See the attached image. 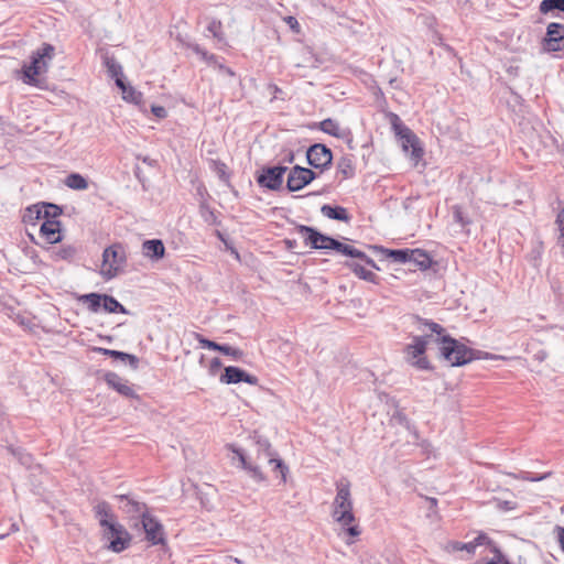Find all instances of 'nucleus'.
I'll list each match as a JSON object with an SVG mask.
<instances>
[{"label": "nucleus", "mask_w": 564, "mask_h": 564, "mask_svg": "<svg viewBox=\"0 0 564 564\" xmlns=\"http://www.w3.org/2000/svg\"><path fill=\"white\" fill-rule=\"evenodd\" d=\"M424 327L435 333V344L438 346L440 357L452 367H460L480 358L503 359L501 356L468 348L449 335H444V328L437 323L425 322Z\"/></svg>", "instance_id": "nucleus-1"}, {"label": "nucleus", "mask_w": 564, "mask_h": 564, "mask_svg": "<svg viewBox=\"0 0 564 564\" xmlns=\"http://www.w3.org/2000/svg\"><path fill=\"white\" fill-rule=\"evenodd\" d=\"M330 516L333 521L349 536L357 538L361 534L354 512V501L348 480L336 482V496L332 502Z\"/></svg>", "instance_id": "nucleus-2"}, {"label": "nucleus", "mask_w": 564, "mask_h": 564, "mask_svg": "<svg viewBox=\"0 0 564 564\" xmlns=\"http://www.w3.org/2000/svg\"><path fill=\"white\" fill-rule=\"evenodd\" d=\"M94 511L100 527L104 528L105 536L110 541L109 550L116 553L126 550L130 544L131 536L123 525L115 521L110 505L100 501L95 506Z\"/></svg>", "instance_id": "nucleus-3"}, {"label": "nucleus", "mask_w": 564, "mask_h": 564, "mask_svg": "<svg viewBox=\"0 0 564 564\" xmlns=\"http://www.w3.org/2000/svg\"><path fill=\"white\" fill-rule=\"evenodd\" d=\"M55 55L52 44L43 43L31 55V63L22 66V82L26 85L44 88L46 80L41 76L48 70Z\"/></svg>", "instance_id": "nucleus-4"}, {"label": "nucleus", "mask_w": 564, "mask_h": 564, "mask_svg": "<svg viewBox=\"0 0 564 564\" xmlns=\"http://www.w3.org/2000/svg\"><path fill=\"white\" fill-rule=\"evenodd\" d=\"M390 122L395 135L401 140L403 151L406 153L410 151V159L416 165L423 156V149L420 145L419 138L410 128L403 124L398 115L390 113Z\"/></svg>", "instance_id": "nucleus-5"}, {"label": "nucleus", "mask_w": 564, "mask_h": 564, "mask_svg": "<svg viewBox=\"0 0 564 564\" xmlns=\"http://www.w3.org/2000/svg\"><path fill=\"white\" fill-rule=\"evenodd\" d=\"M435 333L414 336L412 343L405 346V360L420 370L431 369V364L424 356L429 344H435Z\"/></svg>", "instance_id": "nucleus-6"}, {"label": "nucleus", "mask_w": 564, "mask_h": 564, "mask_svg": "<svg viewBox=\"0 0 564 564\" xmlns=\"http://www.w3.org/2000/svg\"><path fill=\"white\" fill-rule=\"evenodd\" d=\"M127 263V252L121 243H113L102 252L100 274L106 280L116 278Z\"/></svg>", "instance_id": "nucleus-7"}, {"label": "nucleus", "mask_w": 564, "mask_h": 564, "mask_svg": "<svg viewBox=\"0 0 564 564\" xmlns=\"http://www.w3.org/2000/svg\"><path fill=\"white\" fill-rule=\"evenodd\" d=\"M315 249H333V250H336L337 252H340L345 256L360 259L361 261L366 262L368 265H370L375 269H378L376 262L370 257H368L365 252L356 249L352 246L343 243L329 236L321 234L319 231L317 235V246Z\"/></svg>", "instance_id": "nucleus-8"}, {"label": "nucleus", "mask_w": 564, "mask_h": 564, "mask_svg": "<svg viewBox=\"0 0 564 564\" xmlns=\"http://www.w3.org/2000/svg\"><path fill=\"white\" fill-rule=\"evenodd\" d=\"M256 446L257 459H267L268 463L273 466V470L280 473L282 482H285L289 467L283 463V460L274 457L275 453L272 451L271 443L267 438L258 436L256 438Z\"/></svg>", "instance_id": "nucleus-9"}, {"label": "nucleus", "mask_w": 564, "mask_h": 564, "mask_svg": "<svg viewBox=\"0 0 564 564\" xmlns=\"http://www.w3.org/2000/svg\"><path fill=\"white\" fill-rule=\"evenodd\" d=\"M145 540L151 545L166 546V535L163 524L153 516L149 514L141 521Z\"/></svg>", "instance_id": "nucleus-10"}, {"label": "nucleus", "mask_w": 564, "mask_h": 564, "mask_svg": "<svg viewBox=\"0 0 564 564\" xmlns=\"http://www.w3.org/2000/svg\"><path fill=\"white\" fill-rule=\"evenodd\" d=\"M286 166H270L262 169L261 173L257 177V182L260 186L271 191H276L282 187L283 175L286 172Z\"/></svg>", "instance_id": "nucleus-11"}, {"label": "nucleus", "mask_w": 564, "mask_h": 564, "mask_svg": "<svg viewBox=\"0 0 564 564\" xmlns=\"http://www.w3.org/2000/svg\"><path fill=\"white\" fill-rule=\"evenodd\" d=\"M306 158L311 166L325 170L332 164L333 154L325 144L316 143L308 148Z\"/></svg>", "instance_id": "nucleus-12"}, {"label": "nucleus", "mask_w": 564, "mask_h": 564, "mask_svg": "<svg viewBox=\"0 0 564 564\" xmlns=\"http://www.w3.org/2000/svg\"><path fill=\"white\" fill-rule=\"evenodd\" d=\"M116 498L121 502L120 509L131 519L140 518L142 521L150 514L148 506L132 496L117 495Z\"/></svg>", "instance_id": "nucleus-13"}, {"label": "nucleus", "mask_w": 564, "mask_h": 564, "mask_svg": "<svg viewBox=\"0 0 564 564\" xmlns=\"http://www.w3.org/2000/svg\"><path fill=\"white\" fill-rule=\"evenodd\" d=\"M315 177L316 174L312 170L295 165L289 173L286 187L290 192L300 191L310 184Z\"/></svg>", "instance_id": "nucleus-14"}, {"label": "nucleus", "mask_w": 564, "mask_h": 564, "mask_svg": "<svg viewBox=\"0 0 564 564\" xmlns=\"http://www.w3.org/2000/svg\"><path fill=\"white\" fill-rule=\"evenodd\" d=\"M543 50L558 52L564 50V24L550 23L543 40Z\"/></svg>", "instance_id": "nucleus-15"}, {"label": "nucleus", "mask_w": 564, "mask_h": 564, "mask_svg": "<svg viewBox=\"0 0 564 564\" xmlns=\"http://www.w3.org/2000/svg\"><path fill=\"white\" fill-rule=\"evenodd\" d=\"M481 545H491V540L485 533H479L473 541L463 543L458 541H448L443 550L447 553L465 551L467 554H475L476 547Z\"/></svg>", "instance_id": "nucleus-16"}, {"label": "nucleus", "mask_w": 564, "mask_h": 564, "mask_svg": "<svg viewBox=\"0 0 564 564\" xmlns=\"http://www.w3.org/2000/svg\"><path fill=\"white\" fill-rule=\"evenodd\" d=\"M258 381L256 376L234 366L226 367L224 373L220 376V382L226 384L246 382L256 386Z\"/></svg>", "instance_id": "nucleus-17"}, {"label": "nucleus", "mask_w": 564, "mask_h": 564, "mask_svg": "<svg viewBox=\"0 0 564 564\" xmlns=\"http://www.w3.org/2000/svg\"><path fill=\"white\" fill-rule=\"evenodd\" d=\"M105 381L109 387L116 390L123 397L127 398H138V394L134 392L133 388L129 384L128 380L121 378L115 372H107L105 375Z\"/></svg>", "instance_id": "nucleus-18"}, {"label": "nucleus", "mask_w": 564, "mask_h": 564, "mask_svg": "<svg viewBox=\"0 0 564 564\" xmlns=\"http://www.w3.org/2000/svg\"><path fill=\"white\" fill-rule=\"evenodd\" d=\"M40 232L48 243H57L62 240L59 220L43 221Z\"/></svg>", "instance_id": "nucleus-19"}, {"label": "nucleus", "mask_w": 564, "mask_h": 564, "mask_svg": "<svg viewBox=\"0 0 564 564\" xmlns=\"http://www.w3.org/2000/svg\"><path fill=\"white\" fill-rule=\"evenodd\" d=\"M142 253L145 258L158 261L165 254L164 243L160 239L145 240L142 243Z\"/></svg>", "instance_id": "nucleus-20"}, {"label": "nucleus", "mask_w": 564, "mask_h": 564, "mask_svg": "<svg viewBox=\"0 0 564 564\" xmlns=\"http://www.w3.org/2000/svg\"><path fill=\"white\" fill-rule=\"evenodd\" d=\"M232 452L238 457L241 468H243L254 480L261 482L265 480L263 473L260 467L256 464L250 463L242 451L238 448H232Z\"/></svg>", "instance_id": "nucleus-21"}, {"label": "nucleus", "mask_w": 564, "mask_h": 564, "mask_svg": "<svg viewBox=\"0 0 564 564\" xmlns=\"http://www.w3.org/2000/svg\"><path fill=\"white\" fill-rule=\"evenodd\" d=\"M319 129L323 132L339 139L345 138L348 134V131L343 129L339 123L332 118H327L321 121Z\"/></svg>", "instance_id": "nucleus-22"}, {"label": "nucleus", "mask_w": 564, "mask_h": 564, "mask_svg": "<svg viewBox=\"0 0 564 564\" xmlns=\"http://www.w3.org/2000/svg\"><path fill=\"white\" fill-rule=\"evenodd\" d=\"M321 212L325 217L329 219L340 221H348L350 219L347 209L341 206L323 205Z\"/></svg>", "instance_id": "nucleus-23"}, {"label": "nucleus", "mask_w": 564, "mask_h": 564, "mask_svg": "<svg viewBox=\"0 0 564 564\" xmlns=\"http://www.w3.org/2000/svg\"><path fill=\"white\" fill-rule=\"evenodd\" d=\"M96 350L102 355L110 356L116 359H121L123 361H128L132 369H137L139 366V359L134 355L107 348H97Z\"/></svg>", "instance_id": "nucleus-24"}, {"label": "nucleus", "mask_w": 564, "mask_h": 564, "mask_svg": "<svg viewBox=\"0 0 564 564\" xmlns=\"http://www.w3.org/2000/svg\"><path fill=\"white\" fill-rule=\"evenodd\" d=\"M116 85L121 89L124 100L133 104L141 102L142 94L137 91L132 86L127 85L122 78H118V80H116Z\"/></svg>", "instance_id": "nucleus-25"}, {"label": "nucleus", "mask_w": 564, "mask_h": 564, "mask_svg": "<svg viewBox=\"0 0 564 564\" xmlns=\"http://www.w3.org/2000/svg\"><path fill=\"white\" fill-rule=\"evenodd\" d=\"M296 231L304 239L306 246H310L312 249L316 248L318 231L315 228L305 225H297Z\"/></svg>", "instance_id": "nucleus-26"}, {"label": "nucleus", "mask_w": 564, "mask_h": 564, "mask_svg": "<svg viewBox=\"0 0 564 564\" xmlns=\"http://www.w3.org/2000/svg\"><path fill=\"white\" fill-rule=\"evenodd\" d=\"M64 184L75 191H85L88 188V181L79 173H70L66 176Z\"/></svg>", "instance_id": "nucleus-27"}, {"label": "nucleus", "mask_w": 564, "mask_h": 564, "mask_svg": "<svg viewBox=\"0 0 564 564\" xmlns=\"http://www.w3.org/2000/svg\"><path fill=\"white\" fill-rule=\"evenodd\" d=\"M345 265L349 268L358 278L375 283L377 280V275L367 269H365L361 264L354 261H346Z\"/></svg>", "instance_id": "nucleus-28"}, {"label": "nucleus", "mask_w": 564, "mask_h": 564, "mask_svg": "<svg viewBox=\"0 0 564 564\" xmlns=\"http://www.w3.org/2000/svg\"><path fill=\"white\" fill-rule=\"evenodd\" d=\"M421 270H426L432 265L431 257L421 249H411V261Z\"/></svg>", "instance_id": "nucleus-29"}, {"label": "nucleus", "mask_w": 564, "mask_h": 564, "mask_svg": "<svg viewBox=\"0 0 564 564\" xmlns=\"http://www.w3.org/2000/svg\"><path fill=\"white\" fill-rule=\"evenodd\" d=\"M101 306L108 313L129 314V311L111 295L102 294Z\"/></svg>", "instance_id": "nucleus-30"}, {"label": "nucleus", "mask_w": 564, "mask_h": 564, "mask_svg": "<svg viewBox=\"0 0 564 564\" xmlns=\"http://www.w3.org/2000/svg\"><path fill=\"white\" fill-rule=\"evenodd\" d=\"M42 219L45 220H58L57 218L62 215L63 210L59 206L52 203H41Z\"/></svg>", "instance_id": "nucleus-31"}, {"label": "nucleus", "mask_w": 564, "mask_h": 564, "mask_svg": "<svg viewBox=\"0 0 564 564\" xmlns=\"http://www.w3.org/2000/svg\"><path fill=\"white\" fill-rule=\"evenodd\" d=\"M40 205H41V203H37V204L31 205L28 208H25L23 216H22V221L25 225L34 226V225H36L37 220L42 219Z\"/></svg>", "instance_id": "nucleus-32"}, {"label": "nucleus", "mask_w": 564, "mask_h": 564, "mask_svg": "<svg viewBox=\"0 0 564 564\" xmlns=\"http://www.w3.org/2000/svg\"><path fill=\"white\" fill-rule=\"evenodd\" d=\"M80 301L87 304L90 312L97 313L102 304V294L89 293L80 297Z\"/></svg>", "instance_id": "nucleus-33"}, {"label": "nucleus", "mask_w": 564, "mask_h": 564, "mask_svg": "<svg viewBox=\"0 0 564 564\" xmlns=\"http://www.w3.org/2000/svg\"><path fill=\"white\" fill-rule=\"evenodd\" d=\"M105 65L110 77L115 78V80H118V78L123 79L122 67L113 57H105Z\"/></svg>", "instance_id": "nucleus-34"}, {"label": "nucleus", "mask_w": 564, "mask_h": 564, "mask_svg": "<svg viewBox=\"0 0 564 564\" xmlns=\"http://www.w3.org/2000/svg\"><path fill=\"white\" fill-rule=\"evenodd\" d=\"M337 169L340 174H343L344 178L352 177L355 173V166L352 164V160L348 156L341 158L337 163Z\"/></svg>", "instance_id": "nucleus-35"}, {"label": "nucleus", "mask_w": 564, "mask_h": 564, "mask_svg": "<svg viewBox=\"0 0 564 564\" xmlns=\"http://www.w3.org/2000/svg\"><path fill=\"white\" fill-rule=\"evenodd\" d=\"M553 10L564 12V0H543L540 3V11L542 13H547Z\"/></svg>", "instance_id": "nucleus-36"}, {"label": "nucleus", "mask_w": 564, "mask_h": 564, "mask_svg": "<svg viewBox=\"0 0 564 564\" xmlns=\"http://www.w3.org/2000/svg\"><path fill=\"white\" fill-rule=\"evenodd\" d=\"M389 257L399 263H408L411 261V249L389 250Z\"/></svg>", "instance_id": "nucleus-37"}, {"label": "nucleus", "mask_w": 564, "mask_h": 564, "mask_svg": "<svg viewBox=\"0 0 564 564\" xmlns=\"http://www.w3.org/2000/svg\"><path fill=\"white\" fill-rule=\"evenodd\" d=\"M76 254V248L73 246H62L54 251L56 260H72Z\"/></svg>", "instance_id": "nucleus-38"}, {"label": "nucleus", "mask_w": 564, "mask_h": 564, "mask_svg": "<svg viewBox=\"0 0 564 564\" xmlns=\"http://www.w3.org/2000/svg\"><path fill=\"white\" fill-rule=\"evenodd\" d=\"M199 214L207 224L214 225L217 223V216L206 202L200 203Z\"/></svg>", "instance_id": "nucleus-39"}, {"label": "nucleus", "mask_w": 564, "mask_h": 564, "mask_svg": "<svg viewBox=\"0 0 564 564\" xmlns=\"http://www.w3.org/2000/svg\"><path fill=\"white\" fill-rule=\"evenodd\" d=\"M555 225L557 227L558 236L557 243L561 246L564 254V207L556 215Z\"/></svg>", "instance_id": "nucleus-40"}, {"label": "nucleus", "mask_w": 564, "mask_h": 564, "mask_svg": "<svg viewBox=\"0 0 564 564\" xmlns=\"http://www.w3.org/2000/svg\"><path fill=\"white\" fill-rule=\"evenodd\" d=\"M189 48L197 54L203 61L212 64L216 63L217 57L214 54H209L206 50L200 47L198 44H189Z\"/></svg>", "instance_id": "nucleus-41"}, {"label": "nucleus", "mask_w": 564, "mask_h": 564, "mask_svg": "<svg viewBox=\"0 0 564 564\" xmlns=\"http://www.w3.org/2000/svg\"><path fill=\"white\" fill-rule=\"evenodd\" d=\"M195 339L202 345L203 348L220 351L221 345L203 337L200 334H195Z\"/></svg>", "instance_id": "nucleus-42"}, {"label": "nucleus", "mask_w": 564, "mask_h": 564, "mask_svg": "<svg viewBox=\"0 0 564 564\" xmlns=\"http://www.w3.org/2000/svg\"><path fill=\"white\" fill-rule=\"evenodd\" d=\"M207 30H208V32H210L213 34V36L215 39H217L218 41H223L224 35L221 32V22L220 21H218V20L210 21L207 26Z\"/></svg>", "instance_id": "nucleus-43"}, {"label": "nucleus", "mask_w": 564, "mask_h": 564, "mask_svg": "<svg viewBox=\"0 0 564 564\" xmlns=\"http://www.w3.org/2000/svg\"><path fill=\"white\" fill-rule=\"evenodd\" d=\"M491 552L495 553V560L487 562L486 564H509L508 560L505 558L500 550L496 544L491 542V545H488Z\"/></svg>", "instance_id": "nucleus-44"}, {"label": "nucleus", "mask_w": 564, "mask_h": 564, "mask_svg": "<svg viewBox=\"0 0 564 564\" xmlns=\"http://www.w3.org/2000/svg\"><path fill=\"white\" fill-rule=\"evenodd\" d=\"M220 352H223L226 356H230L235 359H240L243 355L242 350L229 345H221Z\"/></svg>", "instance_id": "nucleus-45"}, {"label": "nucleus", "mask_w": 564, "mask_h": 564, "mask_svg": "<svg viewBox=\"0 0 564 564\" xmlns=\"http://www.w3.org/2000/svg\"><path fill=\"white\" fill-rule=\"evenodd\" d=\"M453 218L455 223L459 224L462 227L469 224V221L464 216L463 209L459 206L453 207Z\"/></svg>", "instance_id": "nucleus-46"}, {"label": "nucleus", "mask_w": 564, "mask_h": 564, "mask_svg": "<svg viewBox=\"0 0 564 564\" xmlns=\"http://www.w3.org/2000/svg\"><path fill=\"white\" fill-rule=\"evenodd\" d=\"M283 20L294 33H296V34L301 33V25L295 17L288 15V17H284Z\"/></svg>", "instance_id": "nucleus-47"}, {"label": "nucleus", "mask_w": 564, "mask_h": 564, "mask_svg": "<svg viewBox=\"0 0 564 564\" xmlns=\"http://www.w3.org/2000/svg\"><path fill=\"white\" fill-rule=\"evenodd\" d=\"M549 476V474H543L541 476H531L530 473H523L520 476H517V478L528 481H541L545 479Z\"/></svg>", "instance_id": "nucleus-48"}, {"label": "nucleus", "mask_w": 564, "mask_h": 564, "mask_svg": "<svg viewBox=\"0 0 564 564\" xmlns=\"http://www.w3.org/2000/svg\"><path fill=\"white\" fill-rule=\"evenodd\" d=\"M151 111L159 119H164L167 116L166 109L162 106H152Z\"/></svg>", "instance_id": "nucleus-49"}, {"label": "nucleus", "mask_w": 564, "mask_h": 564, "mask_svg": "<svg viewBox=\"0 0 564 564\" xmlns=\"http://www.w3.org/2000/svg\"><path fill=\"white\" fill-rule=\"evenodd\" d=\"M555 531L557 533V540H558V543L561 545V549L562 551L564 552V528L563 527H560L557 525L555 528Z\"/></svg>", "instance_id": "nucleus-50"}, {"label": "nucleus", "mask_w": 564, "mask_h": 564, "mask_svg": "<svg viewBox=\"0 0 564 564\" xmlns=\"http://www.w3.org/2000/svg\"><path fill=\"white\" fill-rule=\"evenodd\" d=\"M426 501L430 503L431 509H435L437 506V499L433 497H427Z\"/></svg>", "instance_id": "nucleus-51"}, {"label": "nucleus", "mask_w": 564, "mask_h": 564, "mask_svg": "<svg viewBox=\"0 0 564 564\" xmlns=\"http://www.w3.org/2000/svg\"><path fill=\"white\" fill-rule=\"evenodd\" d=\"M221 366V361L219 358H214L212 361H210V367L212 368H219Z\"/></svg>", "instance_id": "nucleus-52"}, {"label": "nucleus", "mask_w": 564, "mask_h": 564, "mask_svg": "<svg viewBox=\"0 0 564 564\" xmlns=\"http://www.w3.org/2000/svg\"><path fill=\"white\" fill-rule=\"evenodd\" d=\"M285 243H286L289 249H293L296 246V240L286 239Z\"/></svg>", "instance_id": "nucleus-53"}, {"label": "nucleus", "mask_w": 564, "mask_h": 564, "mask_svg": "<svg viewBox=\"0 0 564 564\" xmlns=\"http://www.w3.org/2000/svg\"><path fill=\"white\" fill-rule=\"evenodd\" d=\"M503 508H505L506 510H511V509H513V507L511 506V502H510V501H505V502H503Z\"/></svg>", "instance_id": "nucleus-54"}, {"label": "nucleus", "mask_w": 564, "mask_h": 564, "mask_svg": "<svg viewBox=\"0 0 564 564\" xmlns=\"http://www.w3.org/2000/svg\"><path fill=\"white\" fill-rule=\"evenodd\" d=\"M19 531V527L17 523H12L11 524V528H10V532H18Z\"/></svg>", "instance_id": "nucleus-55"}, {"label": "nucleus", "mask_w": 564, "mask_h": 564, "mask_svg": "<svg viewBox=\"0 0 564 564\" xmlns=\"http://www.w3.org/2000/svg\"><path fill=\"white\" fill-rule=\"evenodd\" d=\"M10 534V532H7V533H1L0 532V540L4 539L6 536H8Z\"/></svg>", "instance_id": "nucleus-56"}, {"label": "nucleus", "mask_w": 564, "mask_h": 564, "mask_svg": "<svg viewBox=\"0 0 564 564\" xmlns=\"http://www.w3.org/2000/svg\"><path fill=\"white\" fill-rule=\"evenodd\" d=\"M10 534V532H7V533H1L0 532V540L4 539L6 536H8Z\"/></svg>", "instance_id": "nucleus-57"}]
</instances>
